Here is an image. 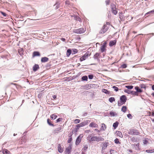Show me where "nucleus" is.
Returning <instances> with one entry per match:
<instances>
[{
    "label": "nucleus",
    "mask_w": 154,
    "mask_h": 154,
    "mask_svg": "<svg viewBox=\"0 0 154 154\" xmlns=\"http://www.w3.org/2000/svg\"><path fill=\"white\" fill-rule=\"evenodd\" d=\"M140 86L141 88H144L145 89L146 88V86L144 84H140Z\"/></svg>",
    "instance_id": "nucleus-43"
},
{
    "label": "nucleus",
    "mask_w": 154,
    "mask_h": 154,
    "mask_svg": "<svg viewBox=\"0 0 154 154\" xmlns=\"http://www.w3.org/2000/svg\"><path fill=\"white\" fill-rule=\"evenodd\" d=\"M111 10L112 13L114 15H116L118 13L117 11L116 10V8H111Z\"/></svg>",
    "instance_id": "nucleus-20"
},
{
    "label": "nucleus",
    "mask_w": 154,
    "mask_h": 154,
    "mask_svg": "<svg viewBox=\"0 0 154 154\" xmlns=\"http://www.w3.org/2000/svg\"><path fill=\"white\" fill-rule=\"evenodd\" d=\"M106 125L104 123H102V124L101 127L100 129V130L101 131H105L106 129Z\"/></svg>",
    "instance_id": "nucleus-22"
},
{
    "label": "nucleus",
    "mask_w": 154,
    "mask_h": 154,
    "mask_svg": "<svg viewBox=\"0 0 154 154\" xmlns=\"http://www.w3.org/2000/svg\"><path fill=\"white\" fill-rule=\"evenodd\" d=\"M88 77L90 79H92L94 77V75L92 74L89 75H88Z\"/></svg>",
    "instance_id": "nucleus-53"
},
{
    "label": "nucleus",
    "mask_w": 154,
    "mask_h": 154,
    "mask_svg": "<svg viewBox=\"0 0 154 154\" xmlns=\"http://www.w3.org/2000/svg\"><path fill=\"white\" fill-rule=\"evenodd\" d=\"M73 130H72V132H71V134H69V135H68V137H72V135L73 134Z\"/></svg>",
    "instance_id": "nucleus-64"
},
{
    "label": "nucleus",
    "mask_w": 154,
    "mask_h": 154,
    "mask_svg": "<svg viewBox=\"0 0 154 154\" xmlns=\"http://www.w3.org/2000/svg\"><path fill=\"white\" fill-rule=\"evenodd\" d=\"M90 122L89 120H87L83 122V124H84V126L88 125V123Z\"/></svg>",
    "instance_id": "nucleus-50"
},
{
    "label": "nucleus",
    "mask_w": 154,
    "mask_h": 154,
    "mask_svg": "<svg viewBox=\"0 0 154 154\" xmlns=\"http://www.w3.org/2000/svg\"><path fill=\"white\" fill-rule=\"evenodd\" d=\"M49 60V58L46 57H42L41 59L42 63H45L48 62Z\"/></svg>",
    "instance_id": "nucleus-14"
},
{
    "label": "nucleus",
    "mask_w": 154,
    "mask_h": 154,
    "mask_svg": "<svg viewBox=\"0 0 154 154\" xmlns=\"http://www.w3.org/2000/svg\"><path fill=\"white\" fill-rule=\"evenodd\" d=\"M89 126L92 128H97L98 125L96 123L92 122L90 124Z\"/></svg>",
    "instance_id": "nucleus-17"
},
{
    "label": "nucleus",
    "mask_w": 154,
    "mask_h": 154,
    "mask_svg": "<svg viewBox=\"0 0 154 154\" xmlns=\"http://www.w3.org/2000/svg\"><path fill=\"white\" fill-rule=\"evenodd\" d=\"M154 35V33H151L147 35V36L148 38H150L152 36H153Z\"/></svg>",
    "instance_id": "nucleus-55"
},
{
    "label": "nucleus",
    "mask_w": 154,
    "mask_h": 154,
    "mask_svg": "<svg viewBox=\"0 0 154 154\" xmlns=\"http://www.w3.org/2000/svg\"><path fill=\"white\" fill-rule=\"evenodd\" d=\"M112 88L114 89V90L116 92L118 91H119V88L118 87L116 86H113Z\"/></svg>",
    "instance_id": "nucleus-46"
},
{
    "label": "nucleus",
    "mask_w": 154,
    "mask_h": 154,
    "mask_svg": "<svg viewBox=\"0 0 154 154\" xmlns=\"http://www.w3.org/2000/svg\"><path fill=\"white\" fill-rule=\"evenodd\" d=\"M107 144H108V143H107L106 142H104L103 143L102 147L103 149H105L106 148L107 146H108Z\"/></svg>",
    "instance_id": "nucleus-23"
},
{
    "label": "nucleus",
    "mask_w": 154,
    "mask_h": 154,
    "mask_svg": "<svg viewBox=\"0 0 154 154\" xmlns=\"http://www.w3.org/2000/svg\"><path fill=\"white\" fill-rule=\"evenodd\" d=\"M100 50L101 52H103L105 50H106V47L103 46H101L100 48Z\"/></svg>",
    "instance_id": "nucleus-38"
},
{
    "label": "nucleus",
    "mask_w": 154,
    "mask_h": 154,
    "mask_svg": "<svg viewBox=\"0 0 154 154\" xmlns=\"http://www.w3.org/2000/svg\"><path fill=\"white\" fill-rule=\"evenodd\" d=\"M40 55V53L37 51H35L33 52L32 54V56L33 57L36 56H39Z\"/></svg>",
    "instance_id": "nucleus-16"
},
{
    "label": "nucleus",
    "mask_w": 154,
    "mask_h": 154,
    "mask_svg": "<svg viewBox=\"0 0 154 154\" xmlns=\"http://www.w3.org/2000/svg\"><path fill=\"white\" fill-rule=\"evenodd\" d=\"M60 4V3L59 2H57L56 3V4L54 5L55 10H57L58 8H59Z\"/></svg>",
    "instance_id": "nucleus-19"
},
{
    "label": "nucleus",
    "mask_w": 154,
    "mask_h": 154,
    "mask_svg": "<svg viewBox=\"0 0 154 154\" xmlns=\"http://www.w3.org/2000/svg\"><path fill=\"white\" fill-rule=\"evenodd\" d=\"M110 0H106L105 3L106 5H109V3Z\"/></svg>",
    "instance_id": "nucleus-60"
},
{
    "label": "nucleus",
    "mask_w": 154,
    "mask_h": 154,
    "mask_svg": "<svg viewBox=\"0 0 154 154\" xmlns=\"http://www.w3.org/2000/svg\"><path fill=\"white\" fill-rule=\"evenodd\" d=\"M130 139L133 142H135L136 141V140L135 137H130Z\"/></svg>",
    "instance_id": "nucleus-49"
},
{
    "label": "nucleus",
    "mask_w": 154,
    "mask_h": 154,
    "mask_svg": "<svg viewBox=\"0 0 154 154\" xmlns=\"http://www.w3.org/2000/svg\"><path fill=\"white\" fill-rule=\"evenodd\" d=\"M125 88L128 89H131L133 88V86L132 85H127L125 86Z\"/></svg>",
    "instance_id": "nucleus-41"
},
{
    "label": "nucleus",
    "mask_w": 154,
    "mask_h": 154,
    "mask_svg": "<svg viewBox=\"0 0 154 154\" xmlns=\"http://www.w3.org/2000/svg\"><path fill=\"white\" fill-rule=\"evenodd\" d=\"M80 122V120L79 119H76L74 120V122L75 124L79 123Z\"/></svg>",
    "instance_id": "nucleus-52"
},
{
    "label": "nucleus",
    "mask_w": 154,
    "mask_h": 154,
    "mask_svg": "<svg viewBox=\"0 0 154 154\" xmlns=\"http://www.w3.org/2000/svg\"><path fill=\"white\" fill-rule=\"evenodd\" d=\"M51 118L52 119L54 120L57 117V116L55 115L54 114H52L51 115Z\"/></svg>",
    "instance_id": "nucleus-30"
},
{
    "label": "nucleus",
    "mask_w": 154,
    "mask_h": 154,
    "mask_svg": "<svg viewBox=\"0 0 154 154\" xmlns=\"http://www.w3.org/2000/svg\"><path fill=\"white\" fill-rule=\"evenodd\" d=\"M3 152L4 154H8L9 151L8 150L6 149L3 151Z\"/></svg>",
    "instance_id": "nucleus-54"
},
{
    "label": "nucleus",
    "mask_w": 154,
    "mask_h": 154,
    "mask_svg": "<svg viewBox=\"0 0 154 154\" xmlns=\"http://www.w3.org/2000/svg\"><path fill=\"white\" fill-rule=\"evenodd\" d=\"M102 91L104 93L107 94H110V91H108L105 89H102Z\"/></svg>",
    "instance_id": "nucleus-21"
},
{
    "label": "nucleus",
    "mask_w": 154,
    "mask_h": 154,
    "mask_svg": "<svg viewBox=\"0 0 154 154\" xmlns=\"http://www.w3.org/2000/svg\"><path fill=\"white\" fill-rule=\"evenodd\" d=\"M58 150L60 153H62L63 151V148L61 147L60 144H58Z\"/></svg>",
    "instance_id": "nucleus-13"
},
{
    "label": "nucleus",
    "mask_w": 154,
    "mask_h": 154,
    "mask_svg": "<svg viewBox=\"0 0 154 154\" xmlns=\"http://www.w3.org/2000/svg\"><path fill=\"white\" fill-rule=\"evenodd\" d=\"M124 92L128 93V94L136 95V93L135 92V91H130L128 89H125L124 90Z\"/></svg>",
    "instance_id": "nucleus-8"
},
{
    "label": "nucleus",
    "mask_w": 154,
    "mask_h": 154,
    "mask_svg": "<svg viewBox=\"0 0 154 154\" xmlns=\"http://www.w3.org/2000/svg\"><path fill=\"white\" fill-rule=\"evenodd\" d=\"M72 53V51L70 49H68L67 50L66 52V56L67 57H69L70 55Z\"/></svg>",
    "instance_id": "nucleus-25"
},
{
    "label": "nucleus",
    "mask_w": 154,
    "mask_h": 154,
    "mask_svg": "<svg viewBox=\"0 0 154 154\" xmlns=\"http://www.w3.org/2000/svg\"><path fill=\"white\" fill-rule=\"evenodd\" d=\"M65 4L66 5H69L70 4V2L69 0H66L65 2Z\"/></svg>",
    "instance_id": "nucleus-63"
},
{
    "label": "nucleus",
    "mask_w": 154,
    "mask_h": 154,
    "mask_svg": "<svg viewBox=\"0 0 154 154\" xmlns=\"http://www.w3.org/2000/svg\"><path fill=\"white\" fill-rule=\"evenodd\" d=\"M88 148V146L87 145H86L84 146V147H83V150L84 151L86 152V151Z\"/></svg>",
    "instance_id": "nucleus-47"
},
{
    "label": "nucleus",
    "mask_w": 154,
    "mask_h": 154,
    "mask_svg": "<svg viewBox=\"0 0 154 154\" xmlns=\"http://www.w3.org/2000/svg\"><path fill=\"white\" fill-rule=\"evenodd\" d=\"M84 126V124H83V122L81 123L77 124L76 125V127H78V128H80V127H82Z\"/></svg>",
    "instance_id": "nucleus-35"
},
{
    "label": "nucleus",
    "mask_w": 154,
    "mask_h": 154,
    "mask_svg": "<svg viewBox=\"0 0 154 154\" xmlns=\"http://www.w3.org/2000/svg\"><path fill=\"white\" fill-rule=\"evenodd\" d=\"M146 152L148 153H151L154 152V149L146 150Z\"/></svg>",
    "instance_id": "nucleus-39"
},
{
    "label": "nucleus",
    "mask_w": 154,
    "mask_h": 154,
    "mask_svg": "<svg viewBox=\"0 0 154 154\" xmlns=\"http://www.w3.org/2000/svg\"><path fill=\"white\" fill-rule=\"evenodd\" d=\"M51 66V64L50 63H47L46 64L45 67L47 68L48 69H49L50 68V67Z\"/></svg>",
    "instance_id": "nucleus-40"
},
{
    "label": "nucleus",
    "mask_w": 154,
    "mask_h": 154,
    "mask_svg": "<svg viewBox=\"0 0 154 154\" xmlns=\"http://www.w3.org/2000/svg\"><path fill=\"white\" fill-rule=\"evenodd\" d=\"M78 52V50L77 49L74 48L72 49V54H74Z\"/></svg>",
    "instance_id": "nucleus-34"
},
{
    "label": "nucleus",
    "mask_w": 154,
    "mask_h": 154,
    "mask_svg": "<svg viewBox=\"0 0 154 154\" xmlns=\"http://www.w3.org/2000/svg\"><path fill=\"white\" fill-rule=\"evenodd\" d=\"M75 20L79 21H81V19L78 16L77 18Z\"/></svg>",
    "instance_id": "nucleus-62"
},
{
    "label": "nucleus",
    "mask_w": 154,
    "mask_h": 154,
    "mask_svg": "<svg viewBox=\"0 0 154 154\" xmlns=\"http://www.w3.org/2000/svg\"><path fill=\"white\" fill-rule=\"evenodd\" d=\"M88 79V76L86 75L83 76L82 78V81H87Z\"/></svg>",
    "instance_id": "nucleus-29"
},
{
    "label": "nucleus",
    "mask_w": 154,
    "mask_h": 154,
    "mask_svg": "<svg viewBox=\"0 0 154 154\" xmlns=\"http://www.w3.org/2000/svg\"><path fill=\"white\" fill-rule=\"evenodd\" d=\"M128 134L132 135H137L140 134L138 130L135 129H131L129 130Z\"/></svg>",
    "instance_id": "nucleus-2"
},
{
    "label": "nucleus",
    "mask_w": 154,
    "mask_h": 154,
    "mask_svg": "<svg viewBox=\"0 0 154 154\" xmlns=\"http://www.w3.org/2000/svg\"><path fill=\"white\" fill-rule=\"evenodd\" d=\"M62 131V126L61 125H59V128L54 129L53 131V133L55 134H58L59 132H61Z\"/></svg>",
    "instance_id": "nucleus-6"
},
{
    "label": "nucleus",
    "mask_w": 154,
    "mask_h": 154,
    "mask_svg": "<svg viewBox=\"0 0 154 154\" xmlns=\"http://www.w3.org/2000/svg\"><path fill=\"white\" fill-rule=\"evenodd\" d=\"M71 149L72 145L71 144H69V146L66 149L64 152L65 153H67L68 154H69L71 152Z\"/></svg>",
    "instance_id": "nucleus-7"
},
{
    "label": "nucleus",
    "mask_w": 154,
    "mask_h": 154,
    "mask_svg": "<svg viewBox=\"0 0 154 154\" xmlns=\"http://www.w3.org/2000/svg\"><path fill=\"white\" fill-rule=\"evenodd\" d=\"M115 98L113 97H111L109 98V102L110 103H112L113 101H115Z\"/></svg>",
    "instance_id": "nucleus-33"
},
{
    "label": "nucleus",
    "mask_w": 154,
    "mask_h": 154,
    "mask_svg": "<svg viewBox=\"0 0 154 154\" xmlns=\"http://www.w3.org/2000/svg\"><path fill=\"white\" fill-rule=\"evenodd\" d=\"M96 141V136L92 137L89 140V142L94 141Z\"/></svg>",
    "instance_id": "nucleus-36"
},
{
    "label": "nucleus",
    "mask_w": 154,
    "mask_h": 154,
    "mask_svg": "<svg viewBox=\"0 0 154 154\" xmlns=\"http://www.w3.org/2000/svg\"><path fill=\"white\" fill-rule=\"evenodd\" d=\"M119 16V18L121 20H124V16L122 13L120 14Z\"/></svg>",
    "instance_id": "nucleus-37"
},
{
    "label": "nucleus",
    "mask_w": 154,
    "mask_h": 154,
    "mask_svg": "<svg viewBox=\"0 0 154 154\" xmlns=\"http://www.w3.org/2000/svg\"><path fill=\"white\" fill-rule=\"evenodd\" d=\"M127 66L126 64H123L121 66V68L122 69H125L127 67Z\"/></svg>",
    "instance_id": "nucleus-51"
},
{
    "label": "nucleus",
    "mask_w": 154,
    "mask_h": 154,
    "mask_svg": "<svg viewBox=\"0 0 154 154\" xmlns=\"http://www.w3.org/2000/svg\"><path fill=\"white\" fill-rule=\"evenodd\" d=\"M89 51L86 52L83 56L80 58V60L81 61H82L85 60L90 55L89 54Z\"/></svg>",
    "instance_id": "nucleus-4"
},
{
    "label": "nucleus",
    "mask_w": 154,
    "mask_h": 154,
    "mask_svg": "<svg viewBox=\"0 0 154 154\" xmlns=\"http://www.w3.org/2000/svg\"><path fill=\"white\" fill-rule=\"evenodd\" d=\"M127 117L129 119H131L132 118L133 116L131 114H129L127 115Z\"/></svg>",
    "instance_id": "nucleus-57"
},
{
    "label": "nucleus",
    "mask_w": 154,
    "mask_h": 154,
    "mask_svg": "<svg viewBox=\"0 0 154 154\" xmlns=\"http://www.w3.org/2000/svg\"><path fill=\"white\" fill-rule=\"evenodd\" d=\"M136 147L135 149L136 150H139L140 149V148H139V144L137 143L136 144Z\"/></svg>",
    "instance_id": "nucleus-59"
},
{
    "label": "nucleus",
    "mask_w": 154,
    "mask_h": 154,
    "mask_svg": "<svg viewBox=\"0 0 154 154\" xmlns=\"http://www.w3.org/2000/svg\"><path fill=\"white\" fill-rule=\"evenodd\" d=\"M120 100L118 102V105L119 106L125 103L127 100V98L125 95H123L120 97Z\"/></svg>",
    "instance_id": "nucleus-1"
},
{
    "label": "nucleus",
    "mask_w": 154,
    "mask_h": 154,
    "mask_svg": "<svg viewBox=\"0 0 154 154\" xmlns=\"http://www.w3.org/2000/svg\"><path fill=\"white\" fill-rule=\"evenodd\" d=\"M104 140V139L102 137H101L96 136V141L97 142L100 141H103Z\"/></svg>",
    "instance_id": "nucleus-15"
},
{
    "label": "nucleus",
    "mask_w": 154,
    "mask_h": 154,
    "mask_svg": "<svg viewBox=\"0 0 154 154\" xmlns=\"http://www.w3.org/2000/svg\"><path fill=\"white\" fill-rule=\"evenodd\" d=\"M119 125V122H116L114 123L113 125V127L115 129H116L118 127Z\"/></svg>",
    "instance_id": "nucleus-27"
},
{
    "label": "nucleus",
    "mask_w": 154,
    "mask_h": 154,
    "mask_svg": "<svg viewBox=\"0 0 154 154\" xmlns=\"http://www.w3.org/2000/svg\"><path fill=\"white\" fill-rule=\"evenodd\" d=\"M127 109V107L126 106H123L121 109V111L125 113L126 112Z\"/></svg>",
    "instance_id": "nucleus-28"
},
{
    "label": "nucleus",
    "mask_w": 154,
    "mask_h": 154,
    "mask_svg": "<svg viewBox=\"0 0 154 154\" xmlns=\"http://www.w3.org/2000/svg\"><path fill=\"white\" fill-rule=\"evenodd\" d=\"M0 13L4 17H7L8 16V15L4 12L1 11Z\"/></svg>",
    "instance_id": "nucleus-42"
},
{
    "label": "nucleus",
    "mask_w": 154,
    "mask_h": 154,
    "mask_svg": "<svg viewBox=\"0 0 154 154\" xmlns=\"http://www.w3.org/2000/svg\"><path fill=\"white\" fill-rule=\"evenodd\" d=\"M101 56L100 55V53H96L94 55L93 58L95 60H98V59L100 58Z\"/></svg>",
    "instance_id": "nucleus-10"
},
{
    "label": "nucleus",
    "mask_w": 154,
    "mask_h": 154,
    "mask_svg": "<svg viewBox=\"0 0 154 154\" xmlns=\"http://www.w3.org/2000/svg\"><path fill=\"white\" fill-rule=\"evenodd\" d=\"M72 140V137H69V138L67 141L68 143H69L71 142Z\"/></svg>",
    "instance_id": "nucleus-58"
},
{
    "label": "nucleus",
    "mask_w": 154,
    "mask_h": 154,
    "mask_svg": "<svg viewBox=\"0 0 154 154\" xmlns=\"http://www.w3.org/2000/svg\"><path fill=\"white\" fill-rule=\"evenodd\" d=\"M23 48H21L18 50V52L20 55H22L23 54Z\"/></svg>",
    "instance_id": "nucleus-26"
},
{
    "label": "nucleus",
    "mask_w": 154,
    "mask_h": 154,
    "mask_svg": "<svg viewBox=\"0 0 154 154\" xmlns=\"http://www.w3.org/2000/svg\"><path fill=\"white\" fill-rule=\"evenodd\" d=\"M81 135H79L76 138L75 141V145H79L81 142V139L83 137L82 136V137H81Z\"/></svg>",
    "instance_id": "nucleus-9"
},
{
    "label": "nucleus",
    "mask_w": 154,
    "mask_h": 154,
    "mask_svg": "<svg viewBox=\"0 0 154 154\" xmlns=\"http://www.w3.org/2000/svg\"><path fill=\"white\" fill-rule=\"evenodd\" d=\"M149 116H154V111H152V114H151V112H149Z\"/></svg>",
    "instance_id": "nucleus-61"
},
{
    "label": "nucleus",
    "mask_w": 154,
    "mask_h": 154,
    "mask_svg": "<svg viewBox=\"0 0 154 154\" xmlns=\"http://www.w3.org/2000/svg\"><path fill=\"white\" fill-rule=\"evenodd\" d=\"M86 30V29L83 28L75 29L73 30V32L78 34H82L84 33Z\"/></svg>",
    "instance_id": "nucleus-3"
},
{
    "label": "nucleus",
    "mask_w": 154,
    "mask_h": 154,
    "mask_svg": "<svg viewBox=\"0 0 154 154\" xmlns=\"http://www.w3.org/2000/svg\"><path fill=\"white\" fill-rule=\"evenodd\" d=\"M108 29V27L106 25H104L103 26L102 29L99 32L100 34H103Z\"/></svg>",
    "instance_id": "nucleus-5"
},
{
    "label": "nucleus",
    "mask_w": 154,
    "mask_h": 154,
    "mask_svg": "<svg viewBox=\"0 0 154 154\" xmlns=\"http://www.w3.org/2000/svg\"><path fill=\"white\" fill-rule=\"evenodd\" d=\"M114 142L116 143L117 144L121 143L119 141V139H118V138H116Z\"/></svg>",
    "instance_id": "nucleus-44"
},
{
    "label": "nucleus",
    "mask_w": 154,
    "mask_h": 154,
    "mask_svg": "<svg viewBox=\"0 0 154 154\" xmlns=\"http://www.w3.org/2000/svg\"><path fill=\"white\" fill-rule=\"evenodd\" d=\"M47 123L50 126L54 127V125L53 124L51 123V120L49 119H48L47 120Z\"/></svg>",
    "instance_id": "nucleus-31"
},
{
    "label": "nucleus",
    "mask_w": 154,
    "mask_h": 154,
    "mask_svg": "<svg viewBox=\"0 0 154 154\" xmlns=\"http://www.w3.org/2000/svg\"><path fill=\"white\" fill-rule=\"evenodd\" d=\"M79 129V128L78 127H76V128H75L74 129V133L75 134H76L77 132H78Z\"/></svg>",
    "instance_id": "nucleus-48"
},
{
    "label": "nucleus",
    "mask_w": 154,
    "mask_h": 154,
    "mask_svg": "<svg viewBox=\"0 0 154 154\" xmlns=\"http://www.w3.org/2000/svg\"><path fill=\"white\" fill-rule=\"evenodd\" d=\"M111 9L116 8V5L114 3H112L111 4Z\"/></svg>",
    "instance_id": "nucleus-56"
},
{
    "label": "nucleus",
    "mask_w": 154,
    "mask_h": 154,
    "mask_svg": "<svg viewBox=\"0 0 154 154\" xmlns=\"http://www.w3.org/2000/svg\"><path fill=\"white\" fill-rule=\"evenodd\" d=\"M117 135L120 137H122L123 136L122 132L119 131H116Z\"/></svg>",
    "instance_id": "nucleus-24"
},
{
    "label": "nucleus",
    "mask_w": 154,
    "mask_h": 154,
    "mask_svg": "<svg viewBox=\"0 0 154 154\" xmlns=\"http://www.w3.org/2000/svg\"><path fill=\"white\" fill-rule=\"evenodd\" d=\"M39 68V66L38 64H35L33 67V70L35 72Z\"/></svg>",
    "instance_id": "nucleus-18"
},
{
    "label": "nucleus",
    "mask_w": 154,
    "mask_h": 154,
    "mask_svg": "<svg viewBox=\"0 0 154 154\" xmlns=\"http://www.w3.org/2000/svg\"><path fill=\"white\" fill-rule=\"evenodd\" d=\"M117 41L116 39L114 40H112L110 41L109 43V46L110 47H112L114 45H116Z\"/></svg>",
    "instance_id": "nucleus-11"
},
{
    "label": "nucleus",
    "mask_w": 154,
    "mask_h": 154,
    "mask_svg": "<svg viewBox=\"0 0 154 154\" xmlns=\"http://www.w3.org/2000/svg\"><path fill=\"white\" fill-rule=\"evenodd\" d=\"M109 114L112 116H115L117 115V113L111 111L109 113Z\"/></svg>",
    "instance_id": "nucleus-32"
},
{
    "label": "nucleus",
    "mask_w": 154,
    "mask_h": 154,
    "mask_svg": "<svg viewBox=\"0 0 154 154\" xmlns=\"http://www.w3.org/2000/svg\"><path fill=\"white\" fill-rule=\"evenodd\" d=\"M63 120L62 118H60L56 120V122L57 123Z\"/></svg>",
    "instance_id": "nucleus-45"
},
{
    "label": "nucleus",
    "mask_w": 154,
    "mask_h": 154,
    "mask_svg": "<svg viewBox=\"0 0 154 154\" xmlns=\"http://www.w3.org/2000/svg\"><path fill=\"white\" fill-rule=\"evenodd\" d=\"M135 89L136 90V91H135V92L136 93V95H137V93H141L143 91V90L141 89L139 87L137 86H136L135 87Z\"/></svg>",
    "instance_id": "nucleus-12"
}]
</instances>
